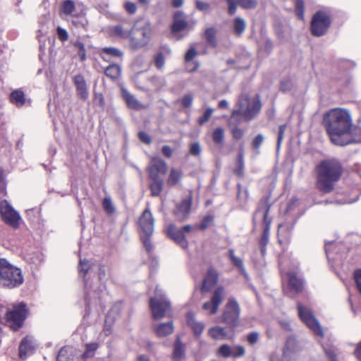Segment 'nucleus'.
I'll return each instance as SVG.
<instances>
[{"label":"nucleus","instance_id":"f257e3e1","mask_svg":"<svg viewBox=\"0 0 361 361\" xmlns=\"http://www.w3.org/2000/svg\"><path fill=\"white\" fill-rule=\"evenodd\" d=\"M323 124L334 144L348 145L346 139L352 127L351 116L348 111L340 108L330 109L324 115Z\"/></svg>","mask_w":361,"mask_h":361},{"label":"nucleus","instance_id":"f03ea898","mask_svg":"<svg viewBox=\"0 0 361 361\" xmlns=\"http://www.w3.org/2000/svg\"><path fill=\"white\" fill-rule=\"evenodd\" d=\"M316 187L322 193L331 192L343 173L341 163L336 159L321 161L315 167Z\"/></svg>","mask_w":361,"mask_h":361},{"label":"nucleus","instance_id":"7ed1b4c3","mask_svg":"<svg viewBox=\"0 0 361 361\" xmlns=\"http://www.w3.org/2000/svg\"><path fill=\"white\" fill-rule=\"evenodd\" d=\"M271 206L270 195L263 196L258 202L252 216V231L255 232L258 225H260L262 228V234L259 240V244L263 257L266 255V247L269 240L270 228L273 221V218L269 214Z\"/></svg>","mask_w":361,"mask_h":361},{"label":"nucleus","instance_id":"20e7f679","mask_svg":"<svg viewBox=\"0 0 361 361\" xmlns=\"http://www.w3.org/2000/svg\"><path fill=\"white\" fill-rule=\"evenodd\" d=\"M215 216L214 214L208 213L203 216L200 221L195 225L186 224L178 228L175 224H170L166 228V234L168 238L173 240L183 250H188L189 243L186 234L196 231H204L214 225Z\"/></svg>","mask_w":361,"mask_h":361},{"label":"nucleus","instance_id":"39448f33","mask_svg":"<svg viewBox=\"0 0 361 361\" xmlns=\"http://www.w3.org/2000/svg\"><path fill=\"white\" fill-rule=\"evenodd\" d=\"M30 314V310L25 302L13 303L6 309L4 319L5 324L13 331H18Z\"/></svg>","mask_w":361,"mask_h":361},{"label":"nucleus","instance_id":"423d86ee","mask_svg":"<svg viewBox=\"0 0 361 361\" xmlns=\"http://www.w3.org/2000/svg\"><path fill=\"white\" fill-rule=\"evenodd\" d=\"M23 281L21 269L0 258V286L11 289L20 286Z\"/></svg>","mask_w":361,"mask_h":361},{"label":"nucleus","instance_id":"0eeeda50","mask_svg":"<svg viewBox=\"0 0 361 361\" xmlns=\"http://www.w3.org/2000/svg\"><path fill=\"white\" fill-rule=\"evenodd\" d=\"M288 259L282 258L279 262L281 274L282 276H286L287 277V289L290 293H301L304 289V281L298 276L296 271H286V267L288 265ZM289 261L293 269H297L298 268L299 264L296 260L290 259Z\"/></svg>","mask_w":361,"mask_h":361},{"label":"nucleus","instance_id":"6e6552de","mask_svg":"<svg viewBox=\"0 0 361 361\" xmlns=\"http://www.w3.org/2000/svg\"><path fill=\"white\" fill-rule=\"evenodd\" d=\"M333 22L331 13L326 10L317 11L312 16L310 31L313 37H320L326 35Z\"/></svg>","mask_w":361,"mask_h":361},{"label":"nucleus","instance_id":"1a4fd4ad","mask_svg":"<svg viewBox=\"0 0 361 361\" xmlns=\"http://www.w3.org/2000/svg\"><path fill=\"white\" fill-rule=\"evenodd\" d=\"M238 106L240 109L233 110L231 117L242 116L247 121L255 118L259 114L262 107L259 95H257L251 103L248 94H241L239 97Z\"/></svg>","mask_w":361,"mask_h":361},{"label":"nucleus","instance_id":"9d476101","mask_svg":"<svg viewBox=\"0 0 361 361\" xmlns=\"http://www.w3.org/2000/svg\"><path fill=\"white\" fill-rule=\"evenodd\" d=\"M240 307L237 300L231 297L228 298L221 314L223 323L232 328H235L239 324Z\"/></svg>","mask_w":361,"mask_h":361},{"label":"nucleus","instance_id":"9b49d317","mask_svg":"<svg viewBox=\"0 0 361 361\" xmlns=\"http://www.w3.org/2000/svg\"><path fill=\"white\" fill-rule=\"evenodd\" d=\"M0 214L4 222L13 229L20 228L22 219L19 213L16 211L10 203L4 200L0 202Z\"/></svg>","mask_w":361,"mask_h":361},{"label":"nucleus","instance_id":"f8f14e48","mask_svg":"<svg viewBox=\"0 0 361 361\" xmlns=\"http://www.w3.org/2000/svg\"><path fill=\"white\" fill-rule=\"evenodd\" d=\"M297 308L300 319L317 336H323L322 329L315 318L312 310L300 302H298Z\"/></svg>","mask_w":361,"mask_h":361},{"label":"nucleus","instance_id":"ddd939ff","mask_svg":"<svg viewBox=\"0 0 361 361\" xmlns=\"http://www.w3.org/2000/svg\"><path fill=\"white\" fill-rule=\"evenodd\" d=\"M149 307L154 319L164 318L171 310L170 302L164 295H159L150 298Z\"/></svg>","mask_w":361,"mask_h":361},{"label":"nucleus","instance_id":"4468645a","mask_svg":"<svg viewBox=\"0 0 361 361\" xmlns=\"http://www.w3.org/2000/svg\"><path fill=\"white\" fill-rule=\"evenodd\" d=\"M225 296V288L221 285L216 286L212 291L210 300L203 304L202 310L208 312L211 315L215 314L218 312Z\"/></svg>","mask_w":361,"mask_h":361},{"label":"nucleus","instance_id":"2eb2a0df","mask_svg":"<svg viewBox=\"0 0 361 361\" xmlns=\"http://www.w3.org/2000/svg\"><path fill=\"white\" fill-rule=\"evenodd\" d=\"M192 204V192L190 191L188 195L181 200V201L176 204L173 211V215L176 220L178 222L186 221L191 212Z\"/></svg>","mask_w":361,"mask_h":361},{"label":"nucleus","instance_id":"dca6fc26","mask_svg":"<svg viewBox=\"0 0 361 361\" xmlns=\"http://www.w3.org/2000/svg\"><path fill=\"white\" fill-rule=\"evenodd\" d=\"M154 219L152 214L147 207L140 214L137 224L140 228V234H153Z\"/></svg>","mask_w":361,"mask_h":361},{"label":"nucleus","instance_id":"f3484780","mask_svg":"<svg viewBox=\"0 0 361 361\" xmlns=\"http://www.w3.org/2000/svg\"><path fill=\"white\" fill-rule=\"evenodd\" d=\"M219 273L213 266L209 267L202 280L200 290L202 293L209 292L218 283Z\"/></svg>","mask_w":361,"mask_h":361},{"label":"nucleus","instance_id":"a211bd4d","mask_svg":"<svg viewBox=\"0 0 361 361\" xmlns=\"http://www.w3.org/2000/svg\"><path fill=\"white\" fill-rule=\"evenodd\" d=\"M147 171L148 176H159V173L164 175L167 171L166 163L158 157H153L151 159V164L148 166Z\"/></svg>","mask_w":361,"mask_h":361},{"label":"nucleus","instance_id":"6ab92c4d","mask_svg":"<svg viewBox=\"0 0 361 361\" xmlns=\"http://www.w3.org/2000/svg\"><path fill=\"white\" fill-rule=\"evenodd\" d=\"M73 83L76 89L78 96L83 101L88 99L89 92L86 81L82 75L78 74L74 76Z\"/></svg>","mask_w":361,"mask_h":361},{"label":"nucleus","instance_id":"aec40b11","mask_svg":"<svg viewBox=\"0 0 361 361\" xmlns=\"http://www.w3.org/2000/svg\"><path fill=\"white\" fill-rule=\"evenodd\" d=\"M107 32L110 37L114 39H126L132 34V30H126L121 25L109 26Z\"/></svg>","mask_w":361,"mask_h":361},{"label":"nucleus","instance_id":"412c9836","mask_svg":"<svg viewBox=\"0 0 361 361\" xmlns=\"http://www.w3.org/2000/svg\"><path fill=\"white\" fill-rule=\"evenodd\" d=\"M150 180L149 188L152 197L159 196L164 189V180L159 176H148Z\"/></svg>","mask_w":361,"mask_h":361},{"label":"nucleus","instance_id":"4be33fe9","mask_svg":"<svg viewBox=\"0 0 361 361\" xmlns=\"http://www.w3.org/2000/svg\"><path fill=\"white\" fill-rule=\"evenodd\" d=\"M99 56L103 61L110 62L111 59L114 58L122 59L123 53L116 47H103L100 49Z\"/></svg>","mask_w":361,"mask_h":361},{"label":"nucleus","instance_id":"5701e85b","mask_svg":"<svg viewBox=\"0 0 361 361\" xmlns=\"http://www.w3.org/2000/svg\"><path fill=\"white\" fill-rule=\"evenodd\" d=\"M122 95L126 103L127 106L129 109L135 111H140L142 109H146L148 107L147 105L141 104L133 94H131L126 90H123L122 91Z\"/></svg>","mask_w":361,"mask_h":361},{"label":"nucleus","instance_id":"b1692460","mask_svg":"<svg viewBox=\"0 0 361 361\" xmlns=\"http://www.w3.org/2000/svg\"><path fill=\"white\" fill-rule=\"evenodd\" d=\"M186 321L188 325L192 330L195 336L199 338L204 329V324L202 322L196 321L195 318V314L192 312H189L187 313Z\"/></svg>","mask_w":361,"mask_h":361},{"label":"nucleus","instance_id":"393cba45","mask_svg":"<svg viewBox=\"0 0 361 361\" xmlns=\"http://www.w3.org/2000/svg\"><path fill=\"white\" fill-rule=\"evenodd\" d=\"M185 357V345L182 343L180 338L177 337L173 344L171 359L173 361H181Z\"/></svg>","mask_w":361,"mask_h":361},{"label":"nucleus","instance_id":"a878e982","mask_svg":"<svg viewBox=\"0 0 361 361\" xmlns=\"http://www.w3.org/2000/svg\"><path fill=\"white\" fill-rule=\"evenodd\" d=\"M188 27V23L183 17L182 12H177L174 16V20L171 25V32L175 34L185 30Z\"/></svg>","mask_w":361,"mask_h":361},{"label":"nucleus","instance_id":"bb28decb","mask_svg":"<svg viewBox=\"0 0 361 361\" xmlns=\"http://www.w3.org/2000/svg\"><path fill=\"white\" fill-rule=\"evenodd\" d=\"M104 75L112 81L119 79L121 75V67L117 63H111L104 70Z\"/></svg>","mask_w":361,"mask_h":361},{"label":"nucleus","instance_id":"cd10ccee","mask_svg":"<svg viewBox=\"0 0 361 361\" xmlns=\"http://www.w3.org/2000/svg\"><path fill=\"white\" fill-rule=\"evenodd\" d=\"M34 346L32 342L27 338H24L19 345V357L24 360L34 352Z\"/></svg>","mask_w":361,"mask_h":361},{"label":"nucleus","instance_id":"c85d7f7f","mask_svg":"<svg viewBox=\"0 0 361 361\" xmlns=\"http://www.w3.org/2000/svg\"><path fill=\"white\" fill-rule=\"evenodd\" d=\"M183 176L182 170L171 168L166 179L167 185L170 188L177 185L180 183Z\"/></svg>","mask_w":361,"mask_h":361},{"label":"nucleus","instance_id":"c756f323","mask_svg":"<svg viewBox=\"0 0 361 361\" xmlns=\"http://www.w3.org/2000/svg\"><path fill=\"white\" fill-rule=\"evenodd\" d=\"M154 330L159 337H166L171 334L173 331V322L161 323L154 326Z\"/></svg>","mask_w":361,"mask_h":361},{"label":"nucleus","instance_id":"7c9ffc66","mask_svg":"<svg viewBox=\"0 0 361 361\" xmlns=\"http://www.w3.org/2000/svg\"><path fill=\"white\" fill-rule=\"evenodd\" d=\"M9 99L11 103L14 104L16 107H22L26 102L25 96L21 90H16L10 94Z\"/></svg>","mask_w":361,"mask_h":361},{"label":"nucleus","instance_id":"2f4dec72","mask_svg":"<svg viewBox=\"0 0 361 361\" xmlns=\"http://www.w3.org/2000/svg\"><path fill=\"white\" fill-rule=\"evenodd\" d=\"M348 145L354 142H361V123H357L355 126H352L348 135Z\"/></svg>","mask_w":361,"mask_h":361},{"label":"nucleus","instance_id":"473e14b6","mask_svg":"<svg viewBox=\"0 0 361 361\" xmlns=\"http://www.w3.org/2000/svg\"><path fill=\"white\" fill-rule=\"evenodd\" d=\"M228 257L234 267L238 269L240 273L245 278H248V274L244 267L243 262L240 258L237 257L234 254V250H228Z\"/></svg>","mask_w":361,"mask_h":361},{"label":"nucleus","instance_id":"72a5a7b5","mask_svg":"<svg viewBox=\"0 0 361 361\" xmlns=\"http://www.w3.org/2000/svg\"><path fill=\"white\" fill-rule=\"evenodd\" d=\"M217 30L214 27H208L205 30L204 36L207 44L212 48H216L218 45V40L216 39Z\"/></svg>","mask_w":361,"mask_h":361},{"label":"nucleus","instance_id":"f704fd0d","mask_svg":"<svg viewBox=\"0 0 361 361\" xmlns=\"http://www.w3.org/2000/svg\"><path fill=\"white\" fill-rule=\"evenodd\" d=\"M244 154L242 148L237 155L236 166L233 172L237 177L242 178L244 176Z\"/></svg>","mask_w":361,"mask_h":361},{"label":"nucleus","instance_id":"c9c22d12","mask_svg":"<svg viewBox=\"0 0 361 361\" xmlns=\"http://www.w3.org/2000/svg\"><path fill=\"white\" fill-rule=\"evenodd\" d=\"M297 350V341L294 336H290L287 338L285 345L282 350V354L284 357H288V355L296 352Z\"/></svg>","mask_w":361,"mask_h":361},{"label":"nucleus","instance_id":"e433bc0d","mask_svg":"<svg viewBox=\"0 0 361 361\" xmlns=\"http://www.w3.org/2000/svg\"><path fill=\"white\" fill-rule=\"evenodd\" d=\"M209 336L214 340L226 339L227 334L224 327L214 326L208 331Z\"/></svg>","mask_w":361,"mask_h":361},{"label":"nucleus","instance_id":"4c0bfd02","mask_svg":"<svg viewBox=\"0 0 361 361\" xmlns=\"http://www.w3.org/2000/svg\"><path fill=\"white\" fill-rule=\"evenodd\" d=\"M224 137L225 130L222 127L216 128L212 133V140L217 145H223Z\"/></svg>","mask_w":361,"mask_h":361},{"label":"nucleus","instance_id":"58836bf2","mask_svg":"<svg viewBox=\"0 0 361 361\" xmlns=\"http://www.w3.org/2000/svg\"><path fill=\"white\" fill-rule=\"evenodd\" d=\"M233 24L235 34L238 37H240L246 27L245 20L240 17H237L233 20Z\"/></svg>","mask_w":361,"mask_h":361},{"label":"nucleus","instance_id":"ea45409f","mask_svg":"<svg viewBox=\"0 0 361 361\" xmlns=\"http://www.w3.org/2000/svg\"><path fill=\"white\" fill-rule=\"evenodd\" d=\"M294 2V11L297 18L303 21L305 20V1L304 0H293Z\"/></svg>","mask_w":361,"mask_h":361},{"label":"nucleus","instance_id":"a19ab883","mask_svg":"<svg viewBox=\"0 0 361 361\" xmlns=\"http://www.w3.org/2000/svg\"><path fill=\"white\" fill-rule=\"evenodd\" d=\"M99 346V343H89L85 344V350L82 355V359L94 357L96 350Z\"/></svg>","mask_w":361,"mask_h":361},{"label":"nucleus","instance_id":"79ce46f5","mask_svg":"<svg viewBox=\"0 0 361 361\" xmlns=\"http://www.w3.org/2000/svg\"><path fill=\"white\" fill-rule=\"evenodd\" d=\"M152 235V234H140V240L148 254H150L154 248L151 242Z\"/></svg>","mask_w":361,"mask_h":361},{"label":"nucleus","instance_id":"37998d69","mask_svg":"<svg viewBox=\"0 0 361 361\" xmlns=\"http://www.w3.org/2000/svg\"><path fill=\"white\" fill-rule=\"evenodd\" d=\"M75 9V5L73 0H65L61 4V11L68 16L71 15Z\"/></svg>","mask_w":361,"mask_h":361},{"label":"nucleus","instance_id":"c03bdc74","mask_svg":"<svg viewBox=\"0 0 361 361\" xmlns=\"http://www.w3.org/2000/svg\"><path fill=\"white\" fill-rule=\"evenodd\" d=\"M72 44L75 48L78 49V54L81 61H84L86 60V50L85 48L84 44L80 41L76 40L72 42Z\"/></svg>","mask_w":361,"mask_h":361},{"label":"nucleus","instance_id":"a18cd8bd","mask_svg":"<svg viewBox=\"0 0 361 361\" xmlns=\"http://www.w3.org/2000/svg\"><path fill=\"white\" fill-rule=\"evenodd\" d=\"M90 267H91V264H90V261H88L87 259H80L79 266H78L79 274L83 279H85L86 277V275L88 273Z\"/></svg>","mask_w":361,"mask_h":361},{"label":"nucleus","instance_id":"49530a36","mask_svg":"<svg viewBox=\"0 0 361 361\" xmlns=\"http://www.w3.org/2000/svg\"><path fill=\"white\" fill-rule=\"evenodd\" d=\"M196 44L193 43L190 45V48L186 51L184 57V61L185 63H188L193 61L195 57L197 56L198 52L195 48Z\"/></svg>","mask_w":361,"mask_h":361},{"label":"nucleus","instance_id":"de8ad7c7","mask_svg":"<svg viewBox=\"0 0 361 361\" xmlns=\"http://www.w3.org/2000/svg\"><path fill=\"white\" fill-rule=\"evenodd\" d=\"M232 347H231L228 344H222L217 350V355L224 357H231Z\"/></svg>","mask_w":361,"mask_h":361},{"label":"nucleus","instance_id":"09e8293b","mask_svg":"<svg viewBox=\"0 0 361 361\" xmlns=\"http://www.w3.org/2000/svg\"><path fill=\"white\" fill-rule=\"evenodd\" d=\"M114 322V320L111 319L109 313H108L106 317L103 328V332L105 334V336H108L111 334Z\"/></svg>","mask_w":361,"mask_h":361},{"label":"nucleus","instance_id":"8fccbe9b","mask_svg":"<svg viewBox=\"0 0 361 361\" xmlns=\"http://www.w3.org/2000/svg\"><path fill=\"white\" fill-rule=\"evenodd\" d=\"M237 1L242 8L246 10L255 8L257 6V0H237Z\"/></svg>","mask_w":361,"mask_h":361},{"label":"nucleus","instance_id":"3c124183","mask_svg":"<svg viewBox=\"0 0 361 361\" xmlns=\"http://www.w3.org/2000/svg\"><path fill=\"white\" fill-rule=\"evenodd\" d=\"M214 109L211 107H208L204 112L203 115L200 116L197 119V123L200 126H203L211 118L213 114Z\"/></svg>","mask_w":361,"mask_h":361},{"label":"nucleus","instance_id":"603ef678","mask_svg":"<svg viewBox=\"0 0 361 361\" xmlns=\"http://www.w3.org/2000/svg\"><path fill=\"white\" fill-rule=\"evenodd\" d=\"M293 88V82L290 78H285L280 82L279 90L283 93L290 92Z\"/></svg>","mask_w":361,"mask_h":361},{"label":"nucleus","instance_id":"864d4df0","mask_svg":"<svg viewBox=\"0 0 361 361\" xmlns=\"http://www.w3.org/2000/svg\"><path fill=\"white\" fill-rule=\"evenodd\" d=\"M102 207L105 212L109 214H111L115 212V208L109 197H106L103 199Z\"/></svg>","mask_w":361,"mask_h":361},{"label":"nucleus","instance_id":"5fc2aeb1","mask_svg":"<svg viewBox=\"0 0 361 361\" xmlns=\"http://www.w3.org/2000/svg\"><path fill=\"white\" fill-rule=\"evenodd\" d=\"M231 357L238 358L243 357L245 354V348L241 345H236L232 348Z\"/></svg>","mask_w":361,"mask_h":361},{"label":"nucleus","instance_id":"6e6d98bb","mask_svg":"<svg viewBox=\"0 0 361 361\" xmlns=\"http://www.w3.org/2000/svg\"><path fill=\"white\" fill-rule=\"evenodd\" d=\"M72 26L75 28H83L86 30L87 26V20L85 18H79L78 17H75L71 20Z\"/></svg>","mask_w":361,"mask_h":361},{"label":"nucleus","instance_id":"4d7b16f0","mask_svg":"<svg viewBox=\"0 0 361 361\" xmlns=\"http://www.w3.org/2000/svg\"><path fill=\"white\" fill-rule=\"evenodd\" d=\"M93 102L95 105L104 109L105 106V101L103 94L100 92H94Z\"/></svg>","mask_w":361,"mask_h":361},{"label":"nucleus","instance_id":"13d9d810","mask_svg":"<svg viewBox=\"0 0 361 361\" xmlns=\"http://www.w3.org/2000/svg\"><path fill=\"white\" fill-rule=\"evenodd\" d=\"M231 133L233 140H239L244 136V130L238 128V126L233 127L231 129Z\"/></svg>","mask_w":361,"mask_h":361},{"label":"nucleus","instance_id":"bf43d9fd","mask_svg":"<svg viewBox=\"0 0 361 361\" xmlns=\"http://www.w3.org/2000/svg\"><path fill=\"white\" fill-rule=\"evenodd\" d=\"M193 95L192 94H185L180 100L181 105L184 108H190L192 106Z\"/></svg>","mask_w":361,"mask_h":361},{"label":"nucleus","instance_id":"052dcab7","mask_svg":"<svg viewBox=\"0 0 361 361\" xmlns=\"http://www.w3.org/2000/svg\"><path fill=\"white\" fill-rule=\"evenodd\" d=\"M259 334L257 331H252L246 336V340L250 345L256 344L259 341Z\"/></svg>","mask_w":361,"mask_h":361},{"label":"nucleus","instance_id":"680f3d73","mask_svg":"<svg viewBox=\"0 0 361 361\" xmlns=\"http://www.w3.org/2000/svg\"><path fill=\"white\" fill-rule=\"evenodd\" d=\"M56 360L57 361H69L70 359L67 347L64 346L60 349Z\"/></svg>","mask_w":361,"mask_h":361},{"label":"nucleus","instance_id":"e2e57ef3","mask_svg":"<svg viewBox=\"0 0 361 361\" xmlns=\"http://www.w3.org/2000/svg\"><path fill=\"white\" fill-rule=\"evenodd\" d=\"M56 34L58 39L62 42H64L68 39V32L61 27H57L56 28Z\"/></svg>","mask_w":361,"mask_h":361},{"label":"nucleus","instance_id":"0e129e2a","mask_svg":"<svg viewBox=\"0 0 361 361\" xmlns=\"http://www.w3.org/2000/svg\"><path fill=\"white\" fill-rule=\"evenodd\" d=\"M154 63L158 69H161L165 63V57L162 52L158 53L154 58Z\"/></svg>","mask_w":361,"mask_h":361},{"label":"nucleus","instance_id":"69168bd1","mask_svg":"<svg viewBox=\"0 0 361 361\" xmlns=\"http://www.w3.org/2000/svg\"><path fill=\"white\" fill-rule=\"evenodd\" d=\"M190 154L192 156H200L201 153V147L197 142H195L190 144V149H189Z\"/></svg>","mask_w":361,"mask_h":361},{"label":"nucleus","instance_id":"338daca9","mask_svg":"<svg viewBox=\"0 0 361 361\" xmlns=\"http://www.w3.org/2000/svg\"><path fill=\"white\" fill-rule=\"evenodd\" d=\"M264 141V136L262 134H258L252 142V147L253 149L257 150L259 148Z\"/></svg>","mask_w":361,"mask_h":361},{"label":"nucleus","instance_id":"774afa93","mask_svg":"<svg viewBox=\"0 0 361 361\" xmlns=\"http://www.w3.org/2000/svg\"><path fill=\"white\" fill-rule=\"evenodd\" d=\"M354 279L357 285V290L361 294V269L355 271Z\"/></svg>","mask_w":361,"mask_h":361}]
</instances>
